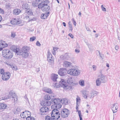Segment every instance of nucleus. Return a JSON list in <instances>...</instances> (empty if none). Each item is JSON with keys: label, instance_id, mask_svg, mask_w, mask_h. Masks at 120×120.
<instances>
[{"label": "nucleus", "instance_id": "603ef678", "mask_svg": "<svg viewBox=\"0 0 120 120\" xmlns=\"http://www.w3.org/2000/svg\"><path fill=\"white\" fill-rule=\"evenodd\" d=\"M79 104H76V112H78V113H79V110H78L79 109Z\"/></svg>", "mask_w": 120, "mask_h": 120}, {"label": "nucleus", "instance_id": "412c9836", "mask_svg": "<svg viewBox=\"0 0 120 120\" xmlns=\"http://www.w3.org/2000/svg\"><path fill=\"white\" fill-rule=\"evenodd\" d=\"M8 46V45L4 41H0V47L1 48H4Z\"/></svg>", "mask_w": 120, "mask_h": 120}, {"label": "nucleus", "instance_id": "39448f33", "mask_svg": "<svg viewBox=\"0 0 120 120\" xmlns=\"http://www.w3.org/2000/svg\"><path fill=\"white\" fill-rule=\"evenodd\" d=\"M60 112L59 110L54 108L51 112V116L55 117L56 120H58L60 117Z\"/></svg>", "mask_w": 120, "mask_h": 120}, {"label": "nucleus", "instance_id": "de8ad7c7", "mask_svg": "<svg viewBox=\"0 0 120 120\" xmlns=\"http://www.w3.org/2000/svg\"><path fill=\"white\" fill-rule=\"evenodd\" d=\"M36 38V37H35L33 36L31 37L30 38V41H33L35 40Z\"/></svg>", "mask_w": 120, "mask_h": 120}, {"label": "nucleus", "instance_id": "09e8293b", "mask_svg": "<svg viewBox=\"0 0 120 120\" xmlns=\"http://www.w3.org/2000/svg\"><path fill=\"white\" fill-rule=\"evenodd\" d=\"M101 8L102 11H106V9L105 8L103 7V5H102L101 6Z\"/></svg>", "mask_w": 120, "mask_h": 120}, {"label": "nucleus", "instance_id": "e2e57ef3", "mask_svg": "<svg viewBox=\"0 0 120 120\" xmlns=\"http://www.w3.org/2000/svg\"><path fill=\"white\" fill-rule=\"evenodd\" d=\"M115 48L116 50H118L119 49V46L117 45H116L115 47Z\"/></svg>", "mask_w": 120, "mask_h": 120}, {"label": "nucleus", "instance_id": "9d476101", "mask_svg": "<svg viewBox=\"0 0 120 120\" xmlns=\"http://www.w3.org/2000/svg\"><path fill=\"white\" fill-rule=\"evenodd\" d=\"M51 103V101H49L43 99L41 101L40 103L42 105L45 106L50 105Z\"/></svg>", "mask_w": 120, "mask_h": 120}, {"label": "nucleus", "instance_id": "864d4df0", "mask_svg": "<svg viewBox=\"0 0 120 120\" xmlns=\"http://www.w3.org/2000/svg\"><path fill=\"white\" fill-rule=\"evenodd\" d=\"M69 27L70 28L69 30L70 31H72V25H69Z\"/></svg>", "mask_w": 120, "mask_h": 120}, {"label": "nucleus", "instance_id": "dca6fc26", "mask_svg": "<svg viewBox=\"0 0 120 120\" xmlns=\"http://www.w3.org/2000/svg\"><path fill=\"white\" fill-rule=\"evenodd\" d=\"M2 55L3 57L5 58H7L8 56V52H7V49H4L2 52Z\"/></svg>", "mask_w": 120, "mask_h": 120}, {"label": "nucleus", "instance_id": "3c124183", "mask_svg": "<svg viewBox=\"0 0 120 120\" xmlns=\"http://www.w3.org/2000/svg\"><path fill=\"white\" fill-rule=\"evenodd\" d=\"M8 96L7 95H6L5 96H3L2 98V100H7V99Z\"/></svg>", "mask_w": 120, "mask_h": 120}, {"label": "nucleus", "instance_id": "cd10ccee", "mask_svg": "<svg viewBox=\"0 0 120 120\" xmlns=\"http://www.w3.org/2000/svg\"><path fill=\"white\" fill-rule=\"evenodd\" d=\"M73 81L71 77H70L67 80V83L70 85H72Z\"/></svg>", "mask_w": 120, "mask_h": 120}, {"label": "nucleus", "instance_id": "a18cd8bd", "mask_svg": "<svg viewBox=\"0 0 120 120\" xmlns=\"http://www.w3.org/2000/svg\"><path fill=\"white\" fill-rule=\"evenodd\" d=\"M52 55L49 52V51H48V55L47 56V58H48L51 57H52Z\"/></svg>", "mask_w": 120, "mask_h": 120}, {"label": "nucleus", "instance_id": "5701e85b", "mask_svg": "<svg viewBox=\"0 0 120 120\" xmlns=\"http://www.w3.org/2000/svg\"><path fill=\"white\" fill-rule=\"evenodd\" d=\"M30 49V48L27 46H23L22 49V52H28Z\"/></svg>", "mask_w": 120, "mask_h": 120}, {"label": "nucleus", "instance_id": "bf43d9fd", "mask_svg": "<svg viewBox=\"0 0 120 120\" xmlns=\"http://www.w3.org/2000/svg\"><path fill=\"white\" fill-rule=\"evenodd\" d=\"M96 68H97V67H96V66L95 65H93V70L94 71H95L96 70Z\"/></svg>", "mask_w": 120, "mask_h": 120}, {"label": "nucleus", "instance_id": "72a5a7b5", "mask_svg": "<svg viewBox=\"0 0 120 120\" xmlns=\"http://www.w3.org/2000/svg\"><path fill=\"white\" fill-rule=\"evenodd\" d=\"M23 113H25V114L26 115L27 117H28V116H31V113L28 111H26L23 112Z\"/></svg>", "mask_w": 120, "mask_h": 120}, {"label": "nucleus", "instance_id": "ea45409f", "mask_svg": "<svg viewBox=\"0 0 120 120\" xmlns=\"http://www.w3.org/2000/svg\"><path fill=\"white\" fill-rule=\"evenodd\" d=\"M25 114V113H23V112H22V113H21L20 114V116L21 118H26L27 116Z\"/></svg>", "mask_w": 120, "mask_h": 120}, {"label": "nucleus", "instance_id": "6e6d98bb", "mask_svg": "<svg viewBox=\"0 0 120 120\" xmlns=\"http://www.w3.org/2000/svg\"><path fill=\"white\" fill-rule=\"evenodd\" d=\"M36 44L37 46H40L41 45V44H40L39 42L38 41H37Z\"/></svg>", "mask_w": 120, "mask_h": 120}, {"label": "nucleus", "instance_id": "4be33fe9", "mask_svg": "<svg viewBox=\"0 0 120 120\" xmlns=\"http://www.w3.org/2000/svg\"><path fill=\"white\" fill-rule=\"evenodd\" d=\"M102 83H105L106 82L105 79V76L102 75L101 76L98 78Z\"/></svg>", "mask_w": 120, "mask_h": 120}, {"label": "nucleus", "instance_id": "8fccbe9b", "mask_svg": "<svg viewBox=\"0 0 120 120\" xmlns=\"http://www.w3.org/2000/svg\"><path fill=\"white\" fill-rule=\"evenodd\" d=\"M11 33V37L12 38H14L15 35V33L13 32H12Z\"/></svg>", "mask_w": 120, "mask_h": 120}, {"label": "nucleus", "instance_id": "c85d7f7f", "mask_svg": "<svg viewBox=\"0 0 120 120\" xmlns=\"http://www.w3.org/2000/svg\"><path fill=\"white\" fill-rule=\"evenodd\" d=\"M7 107V105L2 103H0V109H4Z\"/></svg>", "mask_w": 120, "mask_h": 120}, {"label": "nucleus", "instance_id": "774afa93", "mask_svg": "<svg viewBox=\"0 0 120 120\" xmlns=\"http://www.w3.org/2000/svg\"><path fill=\"white\" fill-rule=\"evenodd\" d=\"M17 118H14L12 117L10 119V120H16Z\"/></svg>", "mask_w": 120, "mask_h": 120}, {"label": "nucleus", "instance_id": "052dcab7", "mask_svg": "<svg viewBox=\"0 0 120 120\" xmlns=\"http://www.w3.org/2000/svg\"><path fill=\"white\" fill-rule=\"evenodd\" d=\"M21 23V22L19 20H17L16 22V24H20Z\"/></svg>", "mask_w": 120, "mask_h": 120}, {"label": "nucleus", "instance_id": "4d7b16f0", "mask_svg": "<svg viewBox=\"0 0 120 120\" xmlns=\"http://www.w3.org/2000/svg\"><path fill=\"white\" fill-rule=\"evenodd\" d=\"M0 13L2 14H3L4 13V11L0 8Z\"/></svg>", "mask_w": 120, "mask_h": 120}, {"label": "nucleus", "instance_id": "e433bc0d", "mask_svg": "<svg viewBox=\"0 0 120 120\" xmlns=\"http://www.w3.org/2000/svg\"><path fill=\"white\" fill-rule=\"evenodd\" d=\"M96 85L97 86H99L100 85L101 82L100 81L99 79L98 78L96 80Z\"/></svg>", "mask_w": 120, "mask_h": 120}, {"label": "nucleus", "instance_id": "bb28decb", "mask_svg": "<svg viewBox=\"0 0 120 120\" xmlns=\"http://www.w3.org/2000/svg\"><path fill=\"white\" fill-rule=\"evenodd\" d=\"M71 65V63L67 61H65L64 62V66L66 67H70Z\"/></svg>", "mask_w": 120, "mask_h": 120}, {"label": "nucleus", "instance_id": "7c9ffc66", "mask_svg": "<svg viewBox=\"0 0 120 120\" xmlns=\"http://www.w3.org/2000/svg\"><path fill=\"white\" fill-rule=\"evenodd\" d=\"M13 52L11 53L10 51L8 52V59L12 58L13 56Z\"/></svg>", "mask_w": 120, "mask_h": 120}, {"label": "nucleus", "instance_id": "aec40b11", "mask_svg": "<svg viewBox=\"0 0 120 120\" xmlns=\"http://www.w3.org/2000/svg\"><path fill=\"white\" fill-rule=\"evenodd\" d=\"M116 104L114 103L113 104L111 107V109L113 112V113L116 112L117 109H118V107L116 106H115Z\"/></svg>", "mask_w": 120, "mask_h": 120}, {"label": "nucleus", "instance_id": "9b49d317", "mask_svg": "<svg viewBox=\"0 0 120 120\" xmlns=\"http://www.w3.org/2000/svg\"><path fill=\"white\" fill-rule=\"evenodd\" d=\"M59 84L60 86L63 87L64 88L66 87L67 88L68 86L66 84V83L65 80L64 79H61L59 82Z\"/></svg>", "mask_w": 120, "mask_h": 120}, {"label": "nucleus", "instance_id": "0eeeda50", "mask_svg": "<svg viewBox=\"0 0 120 120\" xmlns=\"http://www.w3.org/2000/svg\"><path fill=\"white\" fill-rule=\"evenodd\" d=\"M68 74L73 76H77L80 73L79 72L77 69H69L68 71Z\"/></svg>", "mask_w": 120, "mask_h": 120}, {"label": "nucleus", "instance_id": "5fc2aeb1", "mask_svg": "<svg viewBox=\"0 0 120 120\" xmlns=\"http://www.w3.org/2000/svg\"><path fill=\"white\" fill-rule=\"evenodd\" d=\"M75 52L76 53H79L80 50L79 49L77 48L75 49Z\"/></svg>", "mask_w": 120, "mask_h": 120}, {"label": "nucleus", "instance_id": "c756f323", "mask_svg": "<svg viewBox=\"0 0 120 120\" xmlns=\"http://www.w3.org/2000/svg\"><path fill=\"white\" fill-rule=\"evenodd\" d=\"M8 65L10 66L11 67L12 69L14 71H16L18 69L17 66L13 65H11L8 64Z\"/></svg>", "mask_w": 120, "mask_h": 120}, {"label": "nucleus", "instance_id": "20e7f679", "mask_svg": "<svg viewBox=\"0 0 120 120\" xmlns=\"http://www.w3.org/2000/svg\"><path fill=\"white\" fill-rule=\"evenodd\" d=\"M10 99V100L12 102V103L13 105V103H16L18 100L16 94L13 91L11 90L9 92L8 95V99Z\"/></svg>", "mask_w": 120, "mask_h": 120}, {"label": "nucleus", "instance_id": "473e14b6", "mask_svg": "<svg viewBox=\"0 0 120 120\" xmlns=\"http://www.w3.org/2000/svg\"><path fill=\"white\" fill-rule=\"evenodd\" d=\"M61 56L63 57V59H68L69 58L68 54V53H65L64 55V56Z\"/></svg>", "mask_w": 120, "mask_h": 120}, {"label": "nucleus", "instance_id": "0e129e2a", "mask_svg": "<svg viewBox=\"0 0 120 120\" xmlns=\"http://www.w3.org/2000/svg\"><path fill=\"white\" fill-rule=\"evenodd\" d=\"M24 18L25 19H29L30 18H29V16L26 15L25 16V17Z\"/></svg>", "mask_w": 120, "mask_h": 120}, {"label": "nucleus", "instance_id": "49530a36", "mask_svg": "<svg viewBox=\"0 0 120 120\" xmlns=\"http://www.w3.org/2000/svg\"><path fill=\"white\" fill-rule=\"evenodd\" d=\"M97 51H98V52L99 53V55L100 56V57L102 59H103V58L104 57V55L103 54L101 55L100 54V53L99 51L97 50Z\"/></svg>", "mask_w": 120, "mask_h": 120}, {"label": "nucleus", "instance_id": "69168bd1", "mask_svg": "<svg viewBox=\"0 0 120 120\" xmlns=\"http://www.w3.org/2000/svg\"><path fill=\"white\" fill-rule=\"evenodd\" d=\"M10 76H11L10 73L9 72H8V80L10 78Z\"/></svg>", "mask_w": 120, "mask_h": 120}, {"label": "nucleus", "instance_id": "a878e982", "mask_svg": "<svg viewBox=\"0 0 120 120\" xmlns=\"http://www.w3.org/2000/svg\"><path fill=\"white\" fill-rule=\"evenodd\" d=\"M25 12L29 15L31 16L33 15V13L32 11V10L29 8L26 10Z\"/></svg>", "mask_w": 120, "mask_h": 120}, {"label": "nucleus", "instance_id": "2f4dec72", "mask_svg": "<svg viewBox=\"0 0 120 120\" xmlns=\"http://www.w3.org/2000/svg\"><path fill=\"white\" fill-rule=\"evenodd\" d=\"M45 120H56L55 117L52 118L48 116H47L45 117Z\"/></svg>", "mask_w": 120, "mask_h": 120}, {"label": "nucleus", "instance_id": "4468645a", "mask_svg": "<svg viewBox=\"0 0 120 120\" xmlns=\"http://www.w3.org/2000/svg\"><path fill=\"white\" fill-rule=\"evenodd\" d=\"M58 77L57 75L53 74L51 75V79L54 82L56 81V79Z\"/></svg>", "mask_w": 120, "mask_h": 120}, {"label": "nucleus", "instance_id": "6e6552de", "mask_svg": "<svg viewBox=\"0 0 120 120\" xmlns=\"http://www.w3.org/2000/svg\"><path fill=\"white\" fill-rule=\"evenodd\" d=\"M49 110L48 107L45 106H43L40 109V114L41 115L46 114L48 112Z\"/></svg>", "mask_w": 120, "mask_h": 120}, {"label": "nucleus", "instance_id": "a19ab883", "mask_svg": "<svg viewBox=\"0 0 120 120\" xmlns=\"http://www.w3.org/2000/svg\"><path fill=\"white\" fill-rule=\"evenodd\" d=\"M54 58L53 56L51 57H49L47 58V60L49 62H51L54 60Z\"/></svg>", "mask_w": 120, "mask_h": 120}, {"label": "nucleus", "instance_id": "338daca9", "mask_svg": "<svg viewBox=\"0 0 120 120\" xmlns=\"http://www.w3.org/2000/svg\"><path fill=\"white\" fill-rule=\"evenodd\" d=\"M58 49V48L57 47H53V50H55V51H56Z\"/></svg>", "mask_w": 120, "mask_h": 120}, {"label": "nucleus", "instance_id": "f3484780", "mask_svg": "<svg viewBox=\"0 0 120 120\" xmlns=\"http://www.w3.org/2000/svg\"><path fill=\"white\" fill-rule=\"evenodd\" d=\"M21 11L19 9H14L13 11V14H14L16 15H18L21 13Z\"/></svg>", "mask_w": 120, "mask_h": 120}, {"label": "nucleus", "instance_id": "79ce46f5", "mask_svg": "<svg viewBox=\"0 0 120 120\" xmlns=\"http://www.w3.org/2000/svg\"><path fill=\"white\" fill-rule=\"evenodd\" d=\"M76 104H80V99L79 98H77L76 99Z\"/></svg>", "mask_w": 120, "mask_h": 120}, {"label": "nucleus", "instance_id": "680f3d73", "mask_svg": "<svg viewBox=\"0 0 120 120\" xmlns=\"http://www.w3.org/2000/svg\"><path fill=\"white\" fill-rule=\"evenodd\" d=\"M68 35L70 36L71 38H73L74 37L73 35L71 33L69 34Z\"/></svg>", "mask_w": 120, "mask_h": 120}, {"label": "nucleus", "instance_id": "ddd939ff", "mask_svg": "<svg viewBox=\"0 0 120 120\" xmlns=\"http://www.w3.org/2000/svg\"><path fill=\"white\" fill-rule=\"evenodd\" d=\"M49 13V11L47 13L42 14L41 15V18L42 19H46L48 16Z\"/></svg>", "mask_w": 120, "mask_h": 120}, {"label": "nucleus", "instance_id": "c03bdc74", "mask_svg": "<svg viewBox=\"0 0 120 120\" xmlns=\"http://www.w3.org/2000/svg\"><path fill=\"white\" fill-rule=\"evenodd\" d=\"M37 19L36 18V17H34L33 19H31L30 18L29 19V20L28 21V22H30L31 21H34L36 20Z\"/></svg>", "mask_w": 120, "mask_h": 120}, {"label": "nucleus", "instance_id": "b1692460", "mask_svg": "<svg viewBox=\"0 0 120 120\" xmlns=\"http://www.w3.org/2000/svg\"><path fill=\"white\" fill-rule=\"evenodd\" d=\"M98 93L97 91H93L91 92L90 93V98H93L94 96H96L98 94Z\"/></svg>", "mask_w": 120, "mask_h": 120}, {"label": "nucleus", "instance_id": "37998d69", "mask_svg": "<svg viewBox=\"0 0 120 120\" xmlns=\"http://www.w3.org/2000/svg\"><path fill=\"white\" fill-rule=\"evenodd\" d=\"M79 83L80 85L82 86H84V81H79Z\"/></svg>", "mask_w": 120, "mask_h": 120}, {"label": "nucleus", "instance_id": "13d9d810", "mask_svg": "<svg viewBox=\"0 0 120 120\" xmlns=\"http://www.w3.org/2000/svg\"><path fill=\"white\" fill-rule=\"evenodd\" d=\"M0 73L1 74H3L4 73V70L3 69H1L0 70Z\"/></svg>", "mask_w": 120, "mask_h": 120}, {"label": "nucleus", "instance_id": "4c0bfd02", "mask_svg": "<svg viewBox=\"0 0 120 120\" xmlns=\"http://www.w3.org/2000/svg\"><path fill=\"white\" fill-rule=\"evenodd\" d=\"M26 120H35L34 117H31L30 116H28V117L26 118Z\"/></svg>", "mask_w": 120, "mask_h": 120}, {"label": "nucleus", "instance_id": "c9c22d12", "mask_svg": "<svg viewBox=\"0 0 120 120\" xmlns=\"http://www.w3.org/2000/svg\"><path fill=\"white\" fill-rule=\"evenodd\" d=\"M17 19L15 18L13 19H12L10 21L11 23L12 24H16Z\"/></svg>", "mask_w": 120, "mask_h": 120}, {"label": "nucleus", "instance_id": "a211bd4d", "mask_svg": "<svg viewBox=\"0 0 120 120\" xmlns=\"http://www.w3.org/2000/svg\"><path fill=\"white\" fill-rule=\"evenodd\" d=\"M43 90L44 92L49 94H51L52 93V90L50 88L47 87H45L43 89Z\"/></svg>", "mask_w": 120, "mask_h": 120}, {"label": "nucleus", "instance_id": "2eb2a0df", "mask_svg": "<svg viewBox=\"0 0 120 120\" xmlns=\"http://www.w3.org/2000/svg\"><path fill=\"white\" fill-rule=\"evenodd\" d=\"M22 8L25 10V11L29 8L28 4L26 3H24L22 4Z\"/></svg>", "mask_w": 120, "mask_h": 120}, {"label": "nucleus", "instance_id": "58836bf2", "mask_svg": "<svg viewBox=\"0 0 120 120\" xmlns=\"http://www.w3.org/2000/svg\"><path fill=\"white\" fill-rule=\"evenodd\" d=\"M79 116L80 118V120H82V115H81V112L80 111H79Z\"/></svg>", "mask_w": 120, "mask_h": 120}, {"label": "nucleus", "instance_id": "6ab92c4d", "mask_svg": "<svg viewBox=\"0 0 120 120\" xmlns=\"http://www.w3.org/2000/svg\"><path fill=\"white\" fill-rule=\"evenodd\" d=\"M82 93L83 97L85 99H87V95L89 94V92L87 91L84 90L83 91Z\"/></svg>", "mask_w": 120, "mask_h": 120}, {"label": "nucleus", "instance_id": "393cba45", "mask_svg": "<svg viewBox=\"0 0 120 120\" xmlns=\"http://www.w3.org/2000/svg\"><path fill=\"white\" fill-rule=\"evenodd\" d=\"M51 99V98L50 95L49 94H46L44 96L43 99L49 101Z\"/></svg>", "mask_w": 120, "mask_h": 120}, {"label": "nucleus", "instance_id": "f704fd0d", "mask_svg": "<svg viewBox=\"0 0 120 120\" xmlns=\"http://www.w3.org/2000/svg\"><path fill=\"white\" fill-rule=\"evenodd\" d=\"M61 101H63V104H64L65 105H67L68 104V100L66 98H64L62 100H61Z\"/></svg>", "mask_w": 120, "mask_h": 120}, {"label": "nucleus", "instance_id": "f257e3e1", "mask_svg": "<svg viewBox=\"0 0 120 120\" xmlns=\"http://www.w3.org/2000/svg\"><path fill=\"white\" fill-rule=\"evenodd\" d=\"M49 1L48 0H36V3L38 4V8L40 9H42V11H48L50 8L49 6L48 5L49 3Z\"/></svg>", "mask_w": 120, "mask_h": 120}, {"label": "nucleus", "instance_id": "f8f14e48", "mask_svg": "<svg viewBox=\"0 0 120 120\" xmlns=\"http://www.w3.org/2000/svg\"><path fill=\"white\" fill-rule=\"evenodd\" d=\"M2 78L4 81H7L8 79V72H4L2 75Z\"/></svg>", "mask_w": 120, "mask_h": 120}, {"label": "nucleus", "instance_id": "7ed1b4c3", "mask_svg": "<svg viewBox=\"0 0 120 120\" xmlns=\"http://www.w3.org/2000/svg\"><path fill=\"white\" fill-rule=\"evenodd\" d=\"M60 100L59 98L52 99H51V103L53 105L51 106V108H55L56 109H59L62 106L60 104Z\"/></svg>", "mask_w": 120, "mask_h": 120}, {"label": "nucleus", "instance_id": "f03ea898", "mask_svg": "<svg viewBox=\"0 0 120 120\" xmlns=\"http://www.w3.org/2000/svg\"><path fill=\"white\" fill-rule=\"evenodd\" d=\"M10 48L12 51L15 52L16 54L19 55H21L22 57L25 58H27L29 56L28 52H22L20 48L17 46L12 45L11 46Z\"/></svg>", "mask_w": 120, "mask_h": 120}, {"label": "nucleus", "instance_id": "423d86ee", "mask_svg": "<svg viewBox=\"0 0 120 120\" xmlns=\"http://www.w3.org/2000/svg\"><path fill=\"white\" fill-rule=\"evenodd\" d=\"M69 114V111L68 109L65 108L61 110L60 115L63 118H66Z\"/></svg>", "mask_w": 120, "mask_h": 120}, {"label": "nucleus", "instance_id": "1a4fd4ad", "mask_svg": "<svg viewBox=\"0 0 120 120\" xmlns=\"http://www.w3.org/2000/svg\"><path fill=\"white\" fill-rule=\"evenodd\" d=\"M58 74L61 76H64L68 73V71L65 68H60L58 71Z\"/></svg>", "mask_w": 120, "mask_h": 120}]
</instances>
